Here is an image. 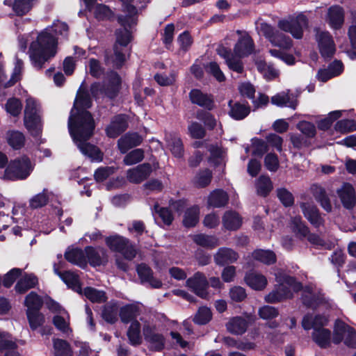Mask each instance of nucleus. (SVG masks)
<instances>
[{"label": "nucleus", "instance_id": "obj_14", "mask_svg": "<svg viewBox=\"0 0 356 356\" xmlns=\"http://www.w3.org/2000/svg\"><path fill=\"white\" fill-rule=\"evenodd\" d=\"M152 171L149 163H143L127 171V179L134 184H138L146 179Z\"/></svg>", "mask_w": 356, "mask_h": 356}, {"label": "nucleus", "instance_id": "obj_33", "mask_svg": "<svg viewBox=\"0 0 356 356\" xmlns=\"http://www.w3.org/2000/svg\"><path fill=\"white\" fill-rule=\"evenodd\" d=\"M65 258L69 262L84 267L86 265V258L84 252L78 248L67 250L65 253Z\"/></svg>", "mask_w": 356, "mask_h": 356}, {"label": "nucleus", "instance_id": "obj_16", "mask_svg": "<svg viewBox=\"0 0 356 356\" xmlns=\"http://www.w3.org/2000/svg\"><path fill=\"white\" fill-rule=\"evenodd\" d=\"M85 253L89 263L93 266L105 265L108 261L106 251L103 248L87 247Z\"/></svg>", "mask_w": 356, "mask_h": 356}, {"label": "nucleus", "instance_id": "obj_58", "mask_svg": "<svg viewBox=\"0 0 356 356\" xmlns=\"http://www.w3.org/2000/svg\"><path fill=\"white\" fill-rule=\"evenodd\" d=\"M277 196L282 204L286 207H291L294 203V197L293 194L285 188H277Z\"/></svg>", "mask_w": 356, "mask_h": 356}, {"label": "nucleus", "instance_id": "obj_30", "mask_svg": "<svg viewBox=\"0 0 356 356\" xmlns=\"http://www.w3.org/2000/svg\"><path fill=\"white\" fill-rule=\"evenodd\" d=\"M229 200L228 195L221 189H217L211 192L208 197V204L214 208L225 207Z\"/></svg>", "mask_w": 356, "mask_h": 356}, {"label": "nucleus", "instance_id": "obj_27", "mask_svg": "<svg viewBox=\"0 0 356 356\" xmlns=\"http://www.w3.org/2000/svg\"><path fill=\"white\" fill-rule=\"evenodd\" d=\"M350 327L351 326L341 319H336L333 327L332 343L335 345L340 344L343 341L346 333Z\"/></svg>", "mask_w": 356, "mask_h": 356}, {"label": "nucleus", "instance_id": "obj_50", "mask_svg": "<svg viewBox=\"0 0 356 356\" xmlns=\"http://www.w3.org/2000/svg\"><path fill=\"white\" fill-rule=\"evenodd\" d=\"M252 257L266 264L275 262V254L270 250H257L252 252Z\"/></svg>", "mask_w": 356, "mask_h": 356}, {"label": "nucleus", "instance_id": "obj_46", "mask_svg": "<svg viewBox=\"0 0 356 356\" xmlns=\"http://www.w3.org/2000/svg\"><path fill=\"white\" fill-rule=\"evenodd\" d=\"M334 248V243L327 238L313 233V250L321 251L331 250Z\"/></svg>", "mask_w": 356, "mask_h": 356}, {"label": "nucleus", "instance_id": "obj_24", "mask_svg": "<svg viewBox=\"0 0 356 356\" xmlns=\"http://www.w3.org/2000/svg\"><path fill=\"white\" fill-rule=\"evenodd\" d=\"M248 326V321L241 316L233 317L230 318L226 324L227 331L235 335H241L244 334Z\"/></svg>", "mask_w": 356, "mask_h": 356}, {"label": "nucleus", "instance_id": "obj_1", "mask_svg": "<svg viewBox=\"0 0 356 356\" xmlns=\"http://www.w3.org/2000/svg\"><path fill=\"white\" fill-rule=\"evenodd\" d=\"M68 129L71 136L77 145L80 151L92 160H102L99 149L86 141L93 134L95 122L89 111H82L72 123V117L68 120Z\"/></svg>", "mask_w": 356, "mask_h": 356}, {"label": "nucleus", "instance_id": "obj_42", "mask_svg": "<svg viewBox=\"0 0 356 356\" xmlns=\"http://www.w3.org/2000/svg\"><path fill=\"white\" fill-rule=\"evenodd\" d=\"M193 240L196 244L208 248H213L218 245V239L216 236L204 234L194 235Z\"/></svg>", "mask_w": 356, "mask_h": 356}, {"label": "nucleus", "instance_id": "obj_41", "mask_svg": "<svg viewBox=\"0 0 356 356\" xmlns=\"http://www.w3.org/2000/svg\"><path fill=\"white\" fill-rule=\"evenodd\" d=\"M200 209L197 206L188 208L184 214L183 223L185 227H192L199 221Z\"/></svg>", "mask_w": 356, "mask_h": 356}, {"label": "nucleus", "instance_id": "obj_49", "mask_svg": "<svg viewBox=\"0 0 356 356\" xmlns=\"http://www.w3.org/2000/svg\"><path fill=\"white\" fill-rule=\"evenodd\" d=\"M24 136L22 133L11 131L7 133V141L14 149H20L24 144Z\"/></svg>", "mask_w": 356, "mask_h": 356}, {"label": "nucleus", "instance_id": "obj_25", "mask_svg": "<svg viewBox=\"0 0 356 356\" xmlns=\"http://www.w3.org/2000/svg\"><path fill=\"white\" fill-rule=\"evenodd\" d=\"M222 222L224 228L229 231L238 229L242 225V218L236 211L229 210L225 212Z\"/></svg>", "mask_w": 356, "mask_h": 356}, {"label": "nucleus", "instance_id": "obj_13", "mask_svg": "<svg viewBox=\"0 0 356 356\" xmlns=\"http://www.w3.org/2000/svg\"><path fill=\"white\" fill-rule=\"evenodd\" d=\"M345 13L340 6H332L328 8L327 21L334 30H339L344 24Z\"/></svg>", "mask_w": 356, "mask_h": 356}, {"label": "nucleus", "instance_id": "obj_52", "mask_svg": "<svg viewBox=\"0 0 356 356\" xmlns=\"http://www.w3.org/2000/svg\"><path fill=\"white\" fill-rule=\"evenodd\" d=\"M95 18L99 20L108 19L113 16V11L106 5H94L92 10Z\"/></svg>", "mask_w": 356, "mask_h": 356}, {"label": "nucleus", "instance_id": "obj_37", "mask_svg": "<svg viewBox=\"0 0 356 356\" xmlns=\"http://www.w3.org/2000/svg\"><path fill=\"white\" fill-rule=\"evenodd\" d=\"M38 278L33 274L24 275L16 284L15 290L19 293H24L29 289L35 286Z\"/></svg>", "mask_w": 356, "mask_h": 356}, {"label": "nucleus", "instance_id": "obj_38", "mask_svg": "<svg viewBox=\"0 0 356 356\" xmlns=\"http://www.w3.org/2000/svg\"><path fill=\"white\" fill-rule=\"evenodd\" d=\"M127 335L131 345L138 346L142 343L140 324L138 321H134L131 323Z\"/></svg>", "mask_w": 356, "mask_h": 356}, {"label": "nucleus", "instance_id": "obj_11", "mask_svg": "<svg viewBox=\"0 0 356 356\" xmlns=\"http://www.w3.org/2000/svg\"><path fill=\"white\" fill-rule=\"evenodd\" d=\"M186 285L200 298H208V293L207 290L209 286V282L203 273L200 272L195 273L193 277L186 280Z\"/></svg>", "mask_w": 356, "mask_h": 356}, {"label": "nucleus", "instance_id": "obj_59", "mask_svg": "<svg viewBox=\"0 0 356 356\" xmlns=\"http://www.w3.org/2000/svg\"><path fill=\"white\" fill-rule=\"evenodd\" d=\"M90 74L95 78H100L104 75L105 69L100 62L95 58H90L88 61Z\"/></svg>", "mask_w": 356, "mask_h": 356}, {"label": "nucleus", "instance_id": "obj_28", "mask_svg": "<svg viewBox=\"0 0 356 356\" xmlns=\"http://www.w3.org/2000/svg\"><path fill=\"white\" fill-rule=\"evenodd\" d=\"M313 196L327 213L332 211L331 201L325 188L313 184Z\"/></svg>", "mask_w": 356, "mask_h": 356}, {"label": "nucleus", "instance_id": "obj_15", "mask_svg": "<svg viewBox=\"0 0 356 356\" xmlns=\"http://www.w3.org/2000/svg\"><path fill=\"white\" fill-rule=\"evenodd\" d=\"M191 102L200 107L211 111L214 107V102L212 96L202 92L200 90L193 89L189 92Z\"/></svg>", "mask_w": 356, "mask_h": 356}, {"label": "nucleus", "instance_id": "obj_32", "mask_svg": "<svg viewBox=\"0 0 356 356\" xmlns=\"http://www.w3.org/2000/svg\"><path fill=\"white\" fill-rule=\"evenodd\" d=\"M168 148L172 154L177 158L182 157L184 154V147L181 140L175 134H170L166 136Z\"/></svg>", "mask_w": 356, "mask_h": 356}, {"label": "nucleus", "instance_id": "obj_12", "mask_svg": "<svg viewBox=\"0 0 356 356\" xmlns=\"http://www.w3.org/2000/svg\"><path fill=\"white\" fill-rule=\"evenodd\" d=\"M92 106V99L88 91L86 90H82L80 88L77 92L76 98L75 99L74 104V108H76V113L74 114V110L72 109L71 111L70 116L72 117V123L74 124L75 118L79 115L80 113L82 111H87L86 109L89 108Z\"/></svg>", "mask_w": 356, "mask_h": 356}, {"label": "nucleus", "instance_id": "obj_7", "mask_svg": "<svg viewBox=\"0 0 356 356\" xmlns=\"http://www.w3.org/2000/svg\"><path fill=\"white\" fill-rule=\"evenodd\" d=\"M257 29L264 34L268 41L275 47H278L283 50H288L293 46L291 38L280 30H277L265 22H261L257 25Z\"/></svg>", "mask_w": 356, "mask_h": 356}, {"label": "nucleus", "instance_id": "obj_43", "mask_svg": "<svg viewBox=\"0 0 356 356\" xmlns=\"http://www.w3.org/2000/svg\"><path fill=\"white\" fill-rule=\"evenodd\" d=\"M91 302L102 303L106 301L107 297L104 291L97 290L92 287H86L82 291V294Z\"/></svg>", "mask_w": 356, "mask_h": 356}, {"label": "nucleus", "instance_id": "obj_48", "mask_svg": "<svg viewBox=\"0 0 356 356\" xmlns=\"http://www.w3.org/2000/svg\"><path fill=\"white\" fill-rule=\"evenodd\" d=\"M336 131L346 134L356 131V120L352 119H343L338 120L334 125Z\"/></svg>", "mask_w": 356, "mask_h": 356}, {"label": "nucleus", "instance_id": "obj_34", "mask_svg": "<svg viewBox=\"0 0 356 356\" xmlns=\"http://www.w3.org/2000/svg\"><path fill=\"white\" fill-rule=\"evenodd\" d=\"M313 341L321 348H327L331 344V331L329 329L314 330Z\"/></svg>", "mask_w": 356, "mask_h": 356}, {"label": "nucleus", "instance_id": "obj_8", "mask_svg": "<svg viewBox=\"0 0 356 356\" xmlns=\"http://www.w3.org/2000/svg\"><path fill=\"white\" fill-rule=\"evenodd\" d=\"M306 17L300 14L296 17L280 20L277 23L278 28L284 32L290 33L293 38L300 39L303 35V29L307 26Z\"/></svg>", "mask_w": 356, "mask_h": 356}, {"label": "nucleus", "instance_id": "obj_57", "mask_svg": "<svg viewBox=\"0 0 356 356\" xmlns=\"http://www.w3.org/2000/svg\"><path fill=\"white\" fill-rule=\"evenodd\" d=\"M211 177V172L206 169L197 174L194 179V184L197 187L204 188L210 184Z\"/></svg>", "mask_w": 356, "mask_h": 356}, {"label": "nucleus", "instance_id": "obj_4", "mask_svg": "<svg viewBox=\"0 0 356 356\" xmlns=\"http://www.w3.org/2000/svg\"><path fill=\"white\" fill-rule=\"evenodd\" d=\"M57 49V38L51 33V29L46 28L31 43L29 53L32 65L37 70L42 69L45 63L56 56Z\"/></svg>", "mask_w": 356, "mask_h": 356}, {"label": "nucleus", "instance_id": "obj_36", "mask_svg": "<svg viewBox=\"0 0 356 356\" xmlns=\"http://www.w3.org/2000/svg\"><path fill=\"white\" fill-rule=\"evenodd\" d=\"M61 280L69 288H71L73 291L79 294H82V289L78 275L70 270L65 271L61 275Z\"/></svg>", "mask_w": 356, "mask_h": 356}, {"label": "nucleus", "instance_id": "obj_26", "mask_svg": "<svg viewBox=\"0 0 356 356\" xmlns=\"http://www.w3.org/2000/svg\"><path fill=\"white\" fill-rule=\"evenodd\" d=\"M238 258V253L227 248H220L214 256L215 262L220 266L234 263Z\"/></svg>", "mask_w": 356, "mask_h": 356}, {"label": "nucleus", "instance_id": "obj_5", "mask_svg": "<svg viewBox=\"0 0 356 356\" xmlns=\"http://www.w3.org/2000/svg\"><path fill=\"white\" fill-rule=\"evenodd\" d=\"M24 125L31 135L38 136L42 131L41 108L39 103L33 98H28L24 109Z\"/></svg>", "mask_w": 356, "mask_h": 356}, {"label": "nucleus", "instance_id": "obj_63", "mask_svg": "<svg viewBox=\"0 0 356 356\" xmlns=\"http://www.w3.org/2000/svg\"><path fill=\"white\" fill-rule=\"evenodd\" d=\"M154 210L159 214V217L165 225H170L172 223L173 216L171 211L168 208L160 207L158 204H156L154 207Z\"/></svg>", "mask_w": 356, "mask_h": 356}, {"label": "nucleus", "instance_id": "obj_19", "mask_svg": "<svg viewBox=\"0 0 356 356\" xmlns=\"http://www.w3.org/2000/svg\"><path fill=\"white\" fill-rule=\"evenodd\" d=\"M143 141L142 137L137 133H127L118 141V146L121 153L125 154L129 149L138 146Z\"/></svg>", "mask_w": 356, "mask_h": 356}, {"label": "nucleus", "instance_id": "obj_35", "mask_svg": "<svg viewBox=\"0 0 356 356\" xmlns=\"http://www.w3.org/2000/svg\"><path fill=\"white\" fill-rule=\"evenodd\" d=\"M140 314L139 308L135 305H127L120 308V317L124 323H131L136 321L135 318Z\"/></svg>", "mask_w": 356, "mask_h": 356}, {"label": "nucleus", "instance_id": "obj_23", "mask_svg": "<svg viewBox=\"0 0 356 356\" xmlns=\"http://www.w3.org/2000/svg\"><path fill=\"white\" fill-rule=\"evenodd\" d=\"M271 102L277 106H286L293 110L296 108L298 104L296 97L289 91H282L273 96Z\"/></svg>", "mask_w": 356, "mask_h": 356}, {"label": "nucleus", "instance_id": "obj_10", "mask_svg": "<svg viewBox=\"0 0 356 356\" xmlns=\"http://www.w3.org/2000/svg\"><path fill=\"white\" fill-rule=\"evenodd\" d=\"M343 208L353 210L356 205V193L353 186L349 182H343L341 188L337 190Z\"/></svg>", "mask_w": 356, "mask_h": 356}, {"label": "nucleus", "instance_id": "obj_56", "mask_svg": "<svg viewBox=\"0 0 356 356\" xmlns=\"http://www.w3.org/2000/svg\"><path fill=\"white\" fill-rule=\"evenodd\" d=\"M257 67L266 79H272L278 74L277 71L272 65L264 61L257 62Z\"/></svg>", "mask_w": 356, "mask_h": 356}, {"label": "nucleus", "instance_id": "obj_61", "mask_svg": "<svg viewBox=\"0 0 356 356\" xmlns=\"http://www.w3.org/2000/svg\"><path fill=\"white\" fill-rule=\"evenodd\" d=\"M5 107L8 113L13 116H17L21 113L22 106L19 99L13 97L7 101Z\"/></svg>", "mask_w": 356, "mask_h": 356}, {"label": "nucleus", "instance_id": "obj_9", "mask_svg": "<svg viewBox=\"0 0 356 356\" xmlns=\"http://www.w3.org/2000/svg\"><path fill=\"white\" fill-rule=\"evenodd\" d=\"M319 53L323 60L330 61L336 52V45L332 35L328 31H321L316 37Z\"/></svg>", "mask_w": 356, "mask_h": 356}, {"label": "nucleus", "instance_id": "obj_3", "mask_svg": "<svg viewBox=\"0 0 356 356\" xmlns=\"http://www.w3.org/2000/svg\"><path fill=\"white\" fill-rule=\"evenodd\" d=\"M275 278L280 283L270 293L265 296V301L268 303H277L286 299L293 297V293L289 289L288 285L291 286L294 291H300L301 296L300 300L302 307L310 308L312 306V291L309 286L302 288V284L297 282L293 277L289 276L282 272H278L275 274Z\"/></svg>", "mask_w": 356, "mask_h": 356}, {"label": "nucleus", "instance_id": "obj_17", "mask_svg": "<svg viewBox=\"0 0 356 356\" xmlns=\"http://www.w3.org/2000/svg\"><path fill=\"white\" fill-rule=\"evenodd\" d=\"M136 271L141 283H148L152 287L159 289L162 286L161 282L153 276L152 269L145 264L136 266Z\"/></svg>", "mask_w": 356, "mask_h": 356}, {"label": "nucleus", "instance_id": "obj_18", "mask_svg": "<svg viewBox=\"0 0 356 356\" xmlns=\"http://www.w3.org/2000/svg\"><path fill=\"white\" fill-rule=\"evenodd\" d=\"M128 127L127 118L119 115L113 118L111 124L106 129V134L110 138H116Z\"/></svg>", "mask_w": 356, "mask_h": 356}, {"label": "nucleus", "instance_id": "obj_20", "mask_svg": "<svg viewBox=\"0 0 356 356\" xmlns=\"http://www.w3.org/2000/svg\"><path fill=\"white\" fill-rule=\"evenodd\" d=\"M108 81L104 84V96L113 99L115 98L120 90L121 79L119 74L113 71H111L108 74Z\"/></svg>", "mask_w": 356, "mask_h": 356}, {"label": "nucleus", "instance_id": "obj_54", "mask_svg": "<svg viewBox=\"0 0 356 356\" xmlns=\"http://www.w3.org/2000/svg\"><path fill=\"white\" fill-rule=\"evenodd\" d=\"M212 318V314L209 307H200L197 312L193 321L198 325H205L209 323Z\"/></svg>", "mask_w": 356, "mask_h": 356}, {"label": "nucleus", "instance_id": "obj_40", "mask_svg": "<svg viewBox=\"0 0 356 356\" xmlns=\"http://www.w3.org/2000/svg\"><path fill=\"white\" fill-rule=\"evenodd\" d=\"M257 193L266 197L273 189V184L269 177L261 175L256 181Z\"/></svg>", "mask_w": 356, "mask_h": 356}, {"label": "nucleus", "instance_id": "obj_21", "mask_svg": "<svg viewBox=\"0 0 356 356\" xmlns=\"http://www.w3.org/2000/svg\"><path fill=\"white\" fill-rule=\"evenodd\" d=\"M229 107V116L236 120H241L246 118L250 112V107L248 104L241 103L239 102H234L229 100L228 102Z\"/></svg>", "mask_w": 356, "mask_h": 356}, {"label": "nucleus", "instance_id": "obj_64", "mask_svg": "<svg viewBox=\"0 0 356 356\" xmlns=\"http://www.w3.org/2000/svg\"><path fill=\"white\" fill-rule=\"evenodd\" d=\"M329 323V315L323 314H317L313 315V330L325 329L324 327Z\"/></svg>", "mask_w": 356, "mask_h": 356}, {"label": "nucleus", "instance_id": "obj_53", "mask_svg": "<svg viewBox=\"0 0 356 356\" xmlns=\"http://www.w3.org/2000/svg\"><path fill=\"white\" fill-rule=\"evenodd\" d=\"M144 159V151L142 149H135L128 153L124 158L123 162L126 165H132L140 162Z\"/></svg>", "mask_w": 356, "mask_h": 356}, {"label": "nucleus", "instance_id": "obj_60", "mask_svg": "<svg viewBox=\"0 0 356 356\" xmlns=\"http://www.w3.org/2000/svg\"><path fill=\"white\" fill-rule=\"evenodd\" d=\"M309 194L302 193L300 195V206L305 218L312 222V207Z\"/></svg>", "mask_w": 356, "mask_h": 356}, {"label": "nucleus", "instance_id": "obj_39", "mask_svg": "<svg viewBox=\"0 0 356 356\" xmlns=\"http://www.w3.org/2000/svg\"><path fill=\"white\" fill-rule=\"evenodd\" d=\"M53 348L54 356H72L70 345L65 340L54 339Z\"/></svg>", "mask_w": 356, "mask_h": 356}, {"label": "nucleus", "instance_id": "obj_6", "mask_svg": "<svg viewBox=\"0 0 356 356\" xmlns=\"http://www.w3.org/2000/svg\"><path fill=\"white\" fill-rule=\"evenodd\" d=\"M33 170V165L27 157L11 161L5 170L3 179L6 180L26 179Z\"/></svg>", "mask_w": 356, "mask_h": 356}, {"label": "nucleus", "instance_id": "obj_51", "mask_svg": "<svg viewBox=\"0 0 356 356\" xmlns=\"http://www.w3.org/2000/svg\"><path fill=\"white\" fill-rule=\"evenodd\" d=\"M26 315L30 327L32 330H36L44 323V316L39 311H26Z\"/></svg>", "mask_w": 356, "mask_h": 356}, {"label": "nucleus", "instance_id": "obj_45", "mask_svg": "<svg viewBox=\"0 0 356 356\" xmlns=\"http://www.w3.org/2000/svg\"><path fill=\"white\" fill-rule=\"evenodd\" d=\"M128 241L129 239L125 237L114 236L107 237L106 238V243L111 250L120 253V252L124 250V246L127 244Z\"/></svg>", "mask_w": 356, "mask_h": 356}, {"label": "nucleus", "instance_id": "obj_62", "mask_svg": "<svg viewBox=\"0 0 356 356\" xmlns=\"http://www.w3.org/2000/svg\"><path fill=\"white\" fill-rule=\"evenodd\" d=\"M197 118L202 121L204 125L209 129H213L217 124V120L214 116L208 112L198 111L197 113Z\"/></svg>", "mask_w": 356, "mask_h": 356}, {"label": "nucleus", "instance_id": "obj_55", "mask_svg": "<svg viewBox=\"0 0 356 356\" xmlns=\"http://www.w3.org/2000/svg\"><path fill=\"white\" fill-rule=\"evenodd\" d=\"M47 190L44 189L42 193H40L29 200V206L32 209H38L45 206L48 202Z\"/></svg>", "mask_w": 356, "mask_h": 356}, {"label": "nucleus", "instance_id": "obj_44", "mask_svg": "<svg viewBox=\"0 0 356 356\" xmlns=\"http://www.w3.org/2000/svg\"><path fill=\"white\" fill-rule=\"evenodd\" d=\"M320 306L330 307L329 300L322 289L313 284V312Z\"/></svg>", "mask_w": 356, "mask_h": 356}, {"label": "nucleus", "instance_id": "obj_22", "mask_svg": "<svg viewBox=\"0 0 356 356\" xmlns=\"http://www.w3.org/2000/svg\"><path fill=\"white\" fill-rule=\"evenodd\" d=\"M254 42L250 36L243 35L235 44L234 51L236 56L242 58L251 54L254 51Z\"/></svg>", "mask_w": 356, "mask_h": 356}, {"label": "nucleus", "instance_id": "obj_29", "mask_svg": "<svg viewBox=\"0 0 356 356\" xmlns=\"http://www.w3.org/2000/svg\"><path fill=\"white\" fill-rule=\"evenodd\" d=\"M245 283L254 290H262L267 285L266 277L259 273L251 271L245 276Z\"/></svg>", "mask_w": 356, "mask_h": 356}, {"label": "nucleus", "instance_id": "obj_31", "mask_svg": "<svg viewBox=\"0 0 356 356\" xmlns=\"http://www.w3.org/2000/svg\"><path fill=\"white\" fill-rule=\"evenodd\" d=\"M34 0H13V10L18 16H22L29 13L33 7ZM11 0H5L4 4L10 5Z\"/></svg>", "mask_w": 356, "mask_h": 356}, {"label": "nucleus", "instance_id": "obj_47", "mask_svg": "<svg viewBox=\"0 0 356 356\" xmlns=\"http://www.w3.org/2000/svg\"><path fill=\"white\" fill-rule=\"evenodd\" d=\"M27 311H39L42 307L43 301L40 296L35 292H31L25 298Z\"/></svg>", "mask_w": 356, "mask_h": 356}, {"label": "nucleus", "instance_id": "obj_2", "mask_svg": "<svg viewBox=\"0 0 356 356\" xmlns=\"http://www.w3.org/2000/svg\"><path fill=\"white\" fill-rule=\"evenodd\" d=\"M133 0L127 2H122L123 11L127 13V15H120L118 17L119 24L124 26L116 31V42L113 47V55H109L108 51L105 52V63L106 64L112 63L116 68H120L126 60L125 48L131 40L130 32L127 29V26H131L135 23L134 16L137 14L136 8L132 5Z\"/></svg>", "mask_w": 356, "mask_h": 356}]
</instances>
